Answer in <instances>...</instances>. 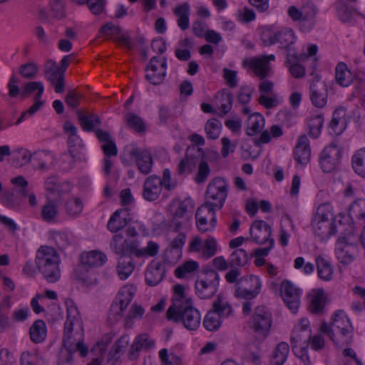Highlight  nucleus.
<instances>
[{"label":"nucleus","mask_w":365,"mask_h":365,"mask_svg":"<svg viewBox=\"0 0 365 365\" xmlns=\"http://www.w3.org/2000/svg\"><path fill=\"white\" fill-rule=\"evenodd\" d=\"M59 256L52 247L41 246L37 250L36 264L47 282L54 283L61 277Z\"/></svg>","instance_id":"f257e3e1"},{"label":"nucleus","mask_w":365,"mask_h":365,"mask_svg":"<svg viewBox=\"0 0 365 365\" xmlns=\"http://www.w3.org/2000/svg\"><path fill=\"white\" fill-rule=\"evenodd\" d=\"M76 326L81 331H83V322L77 307L71 305L67 307V317L64 324V334L63 337V346L69 353L79 351L81 356L84 357L88 354V348L81 339H72L73 327Z\"/></svg>","instance_id":"f03ea898"},{"label":"nucleus","mask_w":365,"mask_h":365,"mask_svg":"<svg viewBox=\"0 0 365 365\" xmlns=\"http://www.w3.org/2000/svg\"><path fill=\"white\" fill-rule=\"evenodd\" d=\"M220 276L215 270H207L195 282L196 294L201 299L213 297L218 289Z\"/></svg>","instance_id":"7ed1b4c3"},{"label":"nucleus","mask_w":365,"mask_h":365,"mask_svg":"<svg viewBox=\"0 0 365 365\" xmlns=\"http://www.w3.org/2000/svg\"><path fill=\"white\" fill-rule=\"evenodd\" d=\"M173 207L175 208L173 213L172 223L175 230L179 231L191 219L195 203L190 197H187L182 201L173 202Z\"/></svg>","instance_id":"20e7f679"},{"label":"nucleus","mask_w":365,"mask_h":365,"mask_svg":"<svg viewBox=\"0 0 365 365\" xmlns=\"http://www.w3.org/2000/svg\"><path fill=\"white\" fill-rule=\"evenodd\" d=\"M227 196V185L220 177L212 179L208 184L206 192V202H210L217 209H221Z\"/></svg>","instance_id":"39448f33"},{"label":"nucleus","mask_w":365,"mask_h":365,"mask_svg":"<svg viewBox=\"0 0 365 365\" xmlns=\"http://www.w3.org/2000/svg\"><path fill=\"white\" fill-rule=\"evenodd\" d=\"M272 323V314L269 310L264 306L257 307L252 317V329L256 335L261 339H265Z\"/></svg>","instance_id":"423d86ee"},{"label":"nucleus","mask_w":365,"mask_h":365,"mask_svg":"<svg viewBox=\"0 0 365 365\" xmlns=\"http://www.w3.org/2000/svg\"><path fill=\"white\" fill-rule=\"evenodd\" d=\"M36 90L37 93L34 97L35 102L34 105L31 106L29 110L21 113L20 118L16 120V124H19L21 122H22L26 114H29L30 115L34 114L43 105V101L41 100L44 90L43 83L41 82H28L23 86L22 91L20 93V96L22 98H26Z\"/></svg>","instance_id":"0eeeda50"},{"label":"nucleus","mask_w":365,"mask_h":365,"mask_svg":"<svg viewBox=\"0 0 365 365\" xmlns=\"http://www.w3.org/2000/svg\"><path fill=\"white\" fill-rule=\"evenodd\" d=\"M339 334H335L331 326L323 322L319 327V331L327 335L334 344L338 347H342L350 344L353 341L354 327L352 324H347L345 327L338 329Z\"/></svg>","instance_id":"6e6552de"},{"label":"nucleus","mask_w":365,"mask_h":365,"mask_svg":"<svg viewBox=\"0 0 365 365\" xmlns=\"http://www.w3.org/2000/svg\"><path fill=\"white\" fill-rule=\"evenodd\" d=\"M176 313L173 317L167 319L174 322H181L188 330L194 331L199 327L201 321L200 314L193 307L192 304L186 305Z\"/></svg>","instance_id":"1a4fd4ad"},{"label":"nucleus","mask_w":365,"mask_h":365,"mask_svg":"<svg viewBox=\"0 0 365 365\" xmlns=\"http://www.w3.org/2000/svg\"><path fill=\"white\" fill-rule=\"evenodd\" d=\"M279 292L286 306L295 313L301 303V289L289 280L284 279L280 284Z\"/></svg>","instance_id":"9d476101"},{"label":"nucleus","mask_w":365,"mask_h":365,"mask_svg":"<svg viewBox=\"0 0 365 365\" xmlns=\"http://www.w3.org/2000/svg\"><path fill=\"white\" fill-rule=\"evenodd\" d=\"M167 70V59L165 57L154 56L151 58L145 68V78L153 85L161 83Z\"/></svg>","instance_id":"9b49d317"},{"label":"nucleus","mask_w":365,"mask_h":365,"mask_svg":"<svg viewBox=\"0 0 365 365\" xmlns=\"http://www.w3.org/2000/svg\"><path fill=\"white\" fill-rule=\"evenodd\" d=\"M312 225L314 233L322 240L327 239L336 233L335 223L329 220L324 212L321 213L317 211L312 220Z\"/></svg>","instance_id":"f8f14e48"},{"label":"nucleus","mask_w":365,"mask_h":365,"mask_svg":"<svg viewBox=\"0 0 365 365\" xmlns=\"http://www.w3.org/2000/svg\"><path fill=\"white\" fill-rule=\"evenodd\" d=\"M341 156V150L334 144L327 146L320 155V165L324 173L333 171L339 163Z\"/></svg>","instance_id":"ddd939ff"},{"label":"nucleus","mask_w":365,"mask_h":365,"mask_svg":"<svg viewBox=\"0 0 365 365\" xmlns=\"http://www.w3.org/2000/svg\"><path fill=\"white\" fill-rule=\"evenodd\" d=\"M129 156L131 160L135 161L141 173L148 175L151 172L153 160L150 150L137 147L133 148L129 151Z\"/></svg>","instance_id":"4468645a"},{"label":"nucleus","mask_w":365,"mask_h":365,"mask_svg":"<svg viewBox=\"0 0 365 365\" xmlns=\"http://www.w3.org/2000/svg\"><path fill=\"white\" fill-rule=\"evenodd\" d=\"M245 282H250V287L236 286L235 289V296L238 299H245L251 300L255 298L261 290L260 279L255 275L244 277Z\"/></svg>","instance_id":"2eb2a0df"},{"label":"nucleus","mask_w":365,"mask_h":365,"mask_svg":"<svg viewBox=\"0 0 365 365\" xmlns=\"http://www.w3.org/2000/svg\"><path fill=\"white\" fill-rule=\"evenodd\" d=\"M310 98L317 108H323L327 104V88L325 83L319 78L313 79L310 84Z\"/></svg>","instance_id":"dca6fc26"},{"label":"nucleus","mask_w":365,"mask_h":365,"mask_svg":"<svg viewBox=\"0 0 365 365\" xmlns=\"http://www.w3.org/2000/svg\"><path fill=\"white\" fill-rule=\"evenodd\" d=\"M250 236L257 244H264L266 242L269 243L271 236L270 226L263 220H255L250 230Z\"/></svg>","instance_id":"f3484780"},{"label":"nucleus","mask_w":365,"mask_h":365,"mask_svg":"<svg viewBox=\"0 0 365 365\" xmlns=\"http://www.w3.org/2000/svg\"><path fill=\"white\" fill-rule=\"evenodd\" d=\"M311 158V149L309 141L305 134L299 136L294 150V158L296 162L302 165H307Z\"/></svg>","instance_id":"a211bd4d"},{"label":"nucleus","mask_w":365,"mask_h":365,"mask_svg":"<svg viewBox=\"0 0 365 365\" xmlns=\"http://www.w3.org/2000/svg\"><path fill=\"white\" fill-rule=\"evenodd\" d=\"M162 192L160 178L156 175L148 177L143 185V196L148 201L156 200Z\"/></svg>","instance_id":"6ab92c4d"},{"label":"nucleus","mask_w":365,"mask_h":365,"mask_svg":"<svg viewBox=\"0 0 365 365\" xmlns=\"http://www.w3.org/2000/svg\"><path fill=\"white\" fill-rule=\"evenodd\" d=\"M245 66H249L253 71L255 75L259 79L263 80L269 76L271 68L269 63L261 57H253L250 59H245L243 61Z\"/></svg>","instance_id":"aec40b11"},{"label":"nucleus","mask_w":365,"mask_h":365,"mask_svg":"<svg viewBox=\"0 0 365 365\" xmlns=\"http://www.w3.org/2000/svg\"><path fill=\"white\" fill-rule=\"evenodd\" d=\"M131 220L130 214L128 209L116 210L108 222V229L112 232H118L125 227Z\"/></svg>","instance_id":"412c9836"},{"label":"nucleus","mask_w":365,"mask_h":365,"mask_svg":"<svg viewBox=\"0 0 365 365\" xmlns=\"http://www.w3.org/2000/svg\"><path fill=\"white\" fill-rule=\"evenodd\" d=\"M128 248L130 249V254L138 258L155 257L159 252V245L153 241H149L145 247L140 248L138 242L132 240V242L129 243Z\"/></svg>","instance_id":"4be33fe9"},{"label":"nucleus","mask_w":365,"mask_h":365,"mask_svg":"<svg viewBox=\"0 0 365 365\" xmlns=\"http://www.w3.org/2000/svg\"><path fill=\"white\" fill-rule=\"evenodd\" d=\"M287 13L294 21L312 23L317 11L314 7L309 6H303L301 9H297L295 6H291L288 8Z\"/></svg>","instance_id":"5701e85b"},{"label":"nucleus","mask_w":365,"mask_h":365,"mask_svg":"<svg viewBox=\"0 0 365 365\" xmlns=\"http://www.w3.org/2000/svg\"><path fill=\"white\" fill-rule=\"evenodd\" d=\"M305 58V54H301L298 56L292 48H289L288 50L287 61L288 63L291 64L289 70L290 73L294 78H299L304 76V68L302 65L299 64L297 62L303 61Z\"/></svg>","instance_id":"b1692460"},{"label":"nucleus","mask_w":365,"mask_h":365,"mask_svg":"<svg viewBox=\"0 0 365 365\" xmlns=\"http://www.w3.org/2000/svg\"><path fill=\"white\" fill-rule=\"evenodd\" d=\"M76 113L79 123L84 131H92L96 125H99L101 123L100 118L96 114L88 110H78Z\"/></svg>","instance_id":"393cba45"},{"label":"nucleus","mask_w":365,"mask_h":365,"mask_svg":"<svg viewBox=\"0 0 365 365\" xmlns=\"http://www.w3.org/2000/svg\"><path fill=\"white\" fill-rule=\"evenodd\" d=\"M216 104L221 112L220 116H224L228 113L232 106L233 96L227 89H222L217 93L215 96Z\"/></svg>","instance_id":"a878e982"},{"label":"nucleus","mask_w":365,"mask_h":365,"mask_svg":"<svg viewBox=\"0 0 365 365\" xmlns=\"http://www.w3.org/2000/svg\"><path fill=\"white\" fill-rule=\"evenodd\" d=\"M295 35L292 29H284L269 36V44L279 43L284 48H290L289 46L295 41Z\"/></svg>","instance_id":"bb28decb"},{"label":"nucleus","mask_w":365,"mask_h":365,"mask_svg":"<svg viewBox=\"0 0 365 365\" xmlns=\"http://www.w3.org/2000/svg\"><path fill=\"white\" fill-rule=\"evenodd\" d=\"M106 260V255L99 251H91L81 256V263L90 269L102 266Z\"/></svg>","instance_id":"cd10ccee"},{"label":"nucleus","mask_w":365,"mask_h":365,"mask_svg":"<svg viewBox=\"0 0 365 365\" xmlns=\"http://www.w3.org/2000/svg\"><path fill=\"white\" fill-rule=\"evenodd\" d=\"M90 268L81 263L74 271L76 279L83 286L90 287L97 283L95 272L89 270Z\"/></svg>","instance_id":"c85d7f7f"},{"label":"nucleus","mask_w":365,"mask_h":365,"mask_svg":"<svg viewBox=\"0 0 365 365\" xmlns=\"http://www.w3.org/2000/svg\"><path fill=\"white\" fill-rule=\"evenodd\" d=\"M135 269V263L130 254L120 256L118 265L117 272L121 279H125L131 274Z\"/></svg>","instance_id":"c756f323"},{"label":"nucleus","mask_w":365,"mask_h":365,"mask_svg":"<svg viewBox=\"0 0 365 365\" xmlns=\"http://www.w3.org/2000/svg\"><path fill=\"white\" fill-rule=\"evenodd\" d=\"M310 296V312L315 314L322 313L326 304V296L324 290L322 289H313Z\"/></svg>","instance_id":"7c9ffc66"},{"label":"nucleus","mask_w":365,"mask_h":365,"mask_svg":"<svg viewBox=\"0 0 365 365\" xmlns=\"http://www.w3.org/2000/svg\"><path fill=\"white\" fill-rule=\"evenodd\" d=\"M319 277L324 281H330L333 278L334 269L329 260L322 256L316 258Z\"/></svg>","instance_id":"2f4dec72"},{"label":"nucleus","mask_w":365,"mask_h":365,"mask_svg":"<svg viewBox=\"0 0 365 365\" xmlns=\"http://www.w3.org/2000/svg\"><path fill=\"white\" fill-rule=\"evenodd\" d=\"M165 269L160 264L150 266L145 272V282L149 286L159 284L165 276Z\"/></svg>","instance_id":"473e14b6"},{"label":"nucleus","mask_w":365,"mask_h":365,"mask_svg":"<svg viewBox=\"0 0 365 365\" xmlns=\"http://www.w3.org/2000/svg\"><path fill=\"white\" fill-rule=\"evenodd\" d=\"M346 127L345 110L344 109H336L332 115L329 123V128L335 135L341 134Z\"/></svg>","instance_id":"72a5a7b5"},{"label":"nucleus","mask_w":365,"mask_h":365,"mask_svg":"<svg viewBox=\"0 0 365 365\" xmlns=\"http://www.w3.org/2000/svg\"><path fill=\"white\" fill-rule=\"evenodd\" d=\"M289 351V346L286 342L279 343L272 351L271 365H283L287 360Z\"/></svg>","instance_id":"f704fd0d"},{"label":"nucleus","mask_w":365,"mask_h":365,"mask_svg":"<svg viewBox=\"0 0 365 365\" xmlns=\"http://www.w3.org/2000/svg\"><path fill=\"white\" fill-rule=\"evenodd\" d=\"M131 242L132 240L124 239L121 233H116L110 242V247L115 254L123 256V255L130 254L128 245Z\"/></svg>","instance_id":"c9c22d12"},{"label":"nucleus","mask_w":365,"mask_h":365,"mask_svg":"<svg viewBox=\"0 0 365 365\" xmlns=\"http://www.w3.org/2000/svg\"><path fill=\"white\" fill-rule=\"evenodd\" d=\"M335 79L338 84L346 87L353 81L351 72L344 63H338L335 69Z\"/></svg>","instance_id":"e433bc0d"},{"label":"nucleus","mask_w":365,"mask_h":365,"mask_svg":"<svg viewBox=\"0 0 365 365\" xmlns=\"http://www.w3.org/2000/svg\"><path fill=\"white\" fill-rule=\"evenodd\" d=\"M31 340L36 343L42 342L46 336V327L43 320L38 319L34 322L29 329Z\"/></svg>","instance_id":"4c0bfd02"},{"label":"nucleus","mask_w":365,"mask_h":365,"mask_svg":"<svg viewBox=\"0 0 365 365\" xmlns=\"http://www.w3.org/2000/svg\"><path fill=\"white\" fill-rule=\"evenodd\" d=\"M172 304L169 307L166 312V317L172 318L175 314L186 305L192 304V299L187 297V296L175 295L173 294L172 299Z\"/></svg>","instance_id":"58836bf2"},{"label":"nucleus","mask_w":365,"mask_h":365,"mask_svg":"<svg viewBox=\"0 0 365 365\" xmlns=\"http://www.w3.org/2000/svg\"><path fill=\"white\" fill-rule=\"evenodd\" d=\"M173 14L178 17V26L185 31L189 27V5L187 3L176 6L173 10Z\"/></svg>","instance_id":"ea45409f"},{"label":"nucleus","mask_w":365,"mask_h":365,"mask_svg":"<svg viewBox=\"0 0 365 365\" xmlns=\"http://www.w3.org/2000/svg\"><path fill=\"white\" fill-rule=\"evenodd\" d=\"M264 125V117L258 113H253L248 118L246 133L250 136L255 135L262 130Z\"/></svg>","instance_id":"a19ab883"},{"label":"nucleus","mask_w":365,"mask_h":365,"mask_svg":"<svg viewBox=\"0 0 365 365\" xmlns=\"http://www.w3.org/2000/svg\"><path fill=\"white\" fill-rule=\"evenodd\" d=\"M125 125L136 133H143L145 130V125L143 120L134 113L128 112L123 118Z\"/></svg>","instance_id":"79ce46f5"},{"label":"nucleus","mask_w":365,"mask_h":365,"mask_svg":"<svg viewBox=\"0 0 365 365\" xmlns=\"http://www.w3.org/2000/svg\"><path fill=\"white\" fill-rule=\"evenodd\" d=\"M216 208L211 202L205 201L203 205L198 207L195 215L208 219L210 221L211 226L215 227L217 222Z\"/></svg>","instance_id":"37998d69"},{"label":"nucleus","mask_w":365,"mask_h":365,"mask_svg":"<svg viewBox=\"0 0 365 365\" xmlns=\"http://www.w3.org/2000/svg\"><path fill=\"white\" fill-rule=\"evenodd\" d=\"M56 200H52L51 196H47V202L43 206L41 217L46 222H53L58 214L57 206L55 204Z\"/></svg>","instance_id":"c03bdc74"},{"label":"nucleus","mask_w":365,"mask_h":365,"mask_svg":"<svg viewBox=\"0 0 365 365\" xmlns=\"http://www.w3.org/2000/svg\"><path fill=\"white\" fill-rule=\"evenodd\" d=\"M44 73L46 79L51 83L54 84L56 78L64 75L61 68H59L53 61H47L45 65Z\"/></svg>","instance_id":"a18cd8bd"},{"label":"nucleus","mask_w":365,"mask_h":365,"mask_svg":"<svg viewBox=\"0 0 365 365\" xmlns=\"http://www.w3.org/2000/svg\"><path fill=\"white\" fill-rule=\"evenodd\" d=\"M221 319L219 314L213 310H210L205 317L203 326L208 331L217 330L221 326Z\"/></svg>","instance_id":"49530a36"},{"label":"nucleus","mask_w":365,"mask_h":365,"mask_svg":"<svg viewBox=\"0 0 365 365\" xmlns=\"http://www.w3.org/2000/svg\"><path fill=\"white\" fill-rule=\"evenodd\" d=\"M248 261V255L247 252L243 249H237L235 250L230 255L229 259L230 267L233 268L234 267H243Z\"/></svg>","instance_id":"de8ad7c7"},{"label":"nucleus","mask_w":365,"mask_h":365,"mask_svg":"<svg viewBox=\"0 0 365 365\" xmlns=\"http://www.w3.org/2000/svg\"><path fill=\"white\" fill-rule=\"evenodd\" d=\"M221 127L222 124L219 120L216 118L209 119L205 127L207 138L212 140L218 138Z\"/></svg>","instance_id":"09e8293b"},{"label":"nucleus","mask_w":365,"mask_h":365,"mask_svg":"<svg viewBox=\"0 0 365 365\" xmlns=\"http://www.w3.org/2000/svg\"><path fill=\"white\" fill-rule=\"evenodd\" d=\"M323 121V118L320 115H312L308 118L309 134L310 136L316 138L319 135Z\"/></svg>","instance_id":"8fccbe9b"},{"label":"nucleus","mask_w":365,"mask_h":365,"mask_svg":"<svg viewBox=\"0 0 365 365\" xmlns=\"http://www.w3.org/2000/svg\"><path fill=\"white\" fill-rule=\"evenodd\" d=\"M133 288L131 287H124L118 292L117 300L119 303L120 311L123 312L133 299Z\"/></svg>","instance_id":"3c124183"},{"label":"nucleus","mask_w":365,"mask_h":365,"mask_svg":"<svg viewBox=\"0 0 365 365\" xmlns=\"http://www.w3.org/2000/svg\"><path fill=\"white\" fill-rule=\"evenodd\" d=\"M347 324H351V322L342 310L335 312L331 318L330 324H328L333 329L334 328L340 329L341 327H345Z\"/></svg>","instance_id":"603ef678"},{"label":"nucleus","mask_w":365,"mask_h":365,"mask_svg":"<svg viewBox=\"0 0 365 365\" xmlns=\"http://www.w3.org/2000/svg\"><path fill=\"white\" fill-rule=\"evenodd\" d=\"M21 365H46L45 360L38 354L25 351L21 354Z\"/></svg>","instance_id":"864d4df0"},{"label":"nucleus","mask_w":365,"mask_h":365,"mask_svg":"<svg viewBox=\"0 0 365 365\" xmlns=\"http://www.w3.org/2000/svg\"><path fill=\"white\" fill-rule=\"evenodd\" d=\"M65 207L68 215L71 217H76L81 213L83 205L78 197H74L67 200Z\"/></svg>","instance_id":"5fc2aeb1"},{"label":"nucleus","mask_w":365,"mask_h":365,"mask_svg":"<svg viewBox=\"0 0 365 365\" xmlns=\"http://www.w3.org/2000/svg\"><path fill=\"white\" fill-rule=\"evenodd\" d=\"M217 251V245L216 240L209 236L202 244V254L204 257L208 259L213 257Z\"/></svg>","instance_id":"6e6d98bb"},{"label":"nucleus","mask_w":365,"mask_h":365,"mask_svg":"<svg viewBox=\"0 0 365 365\" xmlns=\"http://www.w3.org/2000/svg\"><path fill=\"white\" fill-rule=\"evenodd\" d=\"M198 264L195 261H187L182 265L178 267L175 270V275L178 278H184L187 274L192 273L197 270Z\"/></svg>","instance_id":"4d7b16f0"},{"label":"nucleus","mask_w":365,"mask_h":365,"mask_svg":"<svg viewBox=\"0 0 365 365\" xmlns=\"http://www.w3.org/2000/svg\"><path fill=\"white\" fill-rule=\"evenodd\" d=\"M365 149L359 150L352 157V166L359 175L364 173Z\"/></svg>","instance_id":"13d9d810"},{"label":"nucleus","mask_w":365,"mask_h":365,"mask_svg":"<svg viewBox=\"0 0 365 365\" xmlns=\"http://www.w3.org/2000/svg\"><path fill=\"white\" fill-rule=\"evenodd\" d=\"M212 310L218 313L220 318L221 317H228L232 312V308L229 304L220 298L213 302Z\"/></svg>","instance_id":"bf43d9fd"},{"label":"nucleus","mask_w":365,"mask_h":365,"mask_svg":"<svg viewBox=\"0 0 365 365\" xmlns=\"http://www.w3.org/2000/svg\"><path fill=\"white\" fill-rule=\"evenodd\" d=\"M19 72L23 78L32 79L38 72V67L34 63H27L20 66Z\"/></svg>","instance_id":"052dcab7"},{"label":"nucleus","mask_w":365,"mask_h":365,"mask_svg":"<svg viewBox=\"0 0 365 365\" xmlns=\"http://www.w3.org/2000/svg\"><path fill=\"white\" fill-rule=\"evenodd\" d=\"M159 357L163 365H182L180 357L174 354H168V350L163 349L159 352Z\"/></svg>","instance_id":"680f3d73"},{"label":"nucleus","mask_w":365,"mask_h":365,"mask_svg":"<svg viewBox=\"0 0 365 365\" xmlns=\"http://www.w3.org/2000/svg\"><path fill=\"white\" fill-rule=\"evenodd\" d=\"M78 4H86L91 10V11L94 14H101L104 7L103 0H73Z\"/></svg>","instance_id":"e2e57ef3"},{"label":"nucleus","mask_w":365,"mask_h":365,"mask_svg":"<svg viewBox=\"0 0 365 365\" xmlns=\"http://www.w3.org/2000/svg\"><path fill=\"white\" fill-rule=\"evenodd\" d=\"M210 173V167L207 162L201 160L198 165L197 173L195 180L197 183L204 182L208 178Z\"/></svg>","instance_id":"0e129e2a"},{"label":"nucleus","mask_w":365,"mask_h":365,"mask_svg":"<svg viewBox=\"0 0 365 365\" xmlns=\"http://www.w3.org/2000/svg\"><path fill=\"white\" fill-rule=\"evenodd\" d=\"M82 98V95L77 92L76 90L68 91L66 98L65 102L66 105L72 108H76L80 103V101Z\"/></svg>","instance_id":"69168bd1"},{"label":"nucleus","mask_w":365,"mask_h":365,"mask_svg":"<svg viewBox=\"0 0 365 365\" xmlns=\"http://www.w3.org/2000/svg\"><path fill=\"white\" fill-rule=\"evenodd\" d=\"M101 32L107 36L108 38H113L118 37L121 31L120 27L113 25L112 23H107L101 29Z\"/></svg>","instance_id":"338daca9"},{"label":"nucleus","mask_w":365,"mask_h":365,"mask_svg":"<svg viewBox=\"0 0 365 365\" xmlns=\"http://www.w3.org/2000/svg\"><path fill=\"white\" fill-rule=\"evenodd\" d=\"M2 203L10 208L17 207L20 205L21 202L17 199V197L13 192H5L2 196Z\"/></svg>","instance_id":"774afa93"}]
</instances>
